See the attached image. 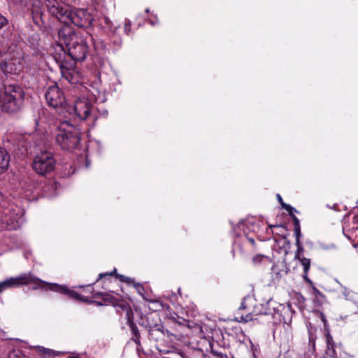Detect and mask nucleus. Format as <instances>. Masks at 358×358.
Segmentation results:
<instances>
[{"instance_id": "nucleus-1", "label": "nucleus", "mask_w": 358, "mask_h": 358, "mask_svg": "<svg viewBox=\"0 0 358 358\" xmlns=\"http://www.w3.org/2000/svg\"><path fill=\"white\" fill-rule=\"evenodd\" d=\"M45 4L51 15L64 24L72 23L78 27L87 28L94 21L91 13L86 9H71L57 0H45Z\"/></svg>"}, {"instance_id": "nucleus-2", "label": "nucleus", "mask_w": 358, "mask_h": 358, "mask_svg": "<svg viewBox=\"0 0 358 358\" xmlns=\"http://www.w3.org/2000/svg\"><path fill=\"white\" fill-rule=\"evenodd\" d=\"M34 284V289L39 288L43 289H50L53 292H57L69 296V297L76 299L81 300L79 294L72 289H69L66 286L59 285L56 283H48L43 281L30 273H24L19 276L12 277L0 282V294L3 291L18 287L22 285Z\"/></svg>"}, {"instance_id": "nucleus-3", "label": "nucleus", "mask_w": 358, "mask_h": 358, "mask_svg": "<svg viewBox=\"0 0 358 358\" xmlns=\"http://www.w3.org/2000/svg\"><path fill=\"white\" fill-rule=\"evenodd\" d=\"M60 43L65 45L69 55L74 61L82 62L85 59L88 52L86 40L75 34L68 26L61 28L58 32Z\"/></svg>"}, {"instance_id": "nucleus-4", "label": "nucleus", "mask_w": 358, "mask_h": 358, "mask_svg": "<svg viewBox=\"0 0 358 358\" xmlns=\"http://www.w3.org/2000/svg\"><path fill=\"white\" fill-rule=\"evenodd\" d=\"M55 139L63 149L71 150L80 143V135L78 129L68 121H63L57 127Z\"/></svg>"}, {"instance_id": "nucleus-5", "label": "nucleus", "mask_w": 358, "mask_h": 358, "mask_svg": "<svg viewBox=\"0 0 358 358\" xmlns=\"http://www.w3.org/2000/svg\"><path fill=\"white\" fill-rule=\"evenodd\" d=\"M24 96V93L18 85H6L4 96L1 98L2 110L8 113L18 112L23 105Z\"/></svg>"}, {"instance_id": "nucleus-6", "label": "nucleus", "mask_w": 358, "mask_h": 358, "mask_svg": "<svg viewBox=\"0 0 358 358\" xmlns=\"http://www.w3.org/2000/svg\"><path fill=\"white\" fill-rule=\"evenodd\" d=\"M73 114L81 120H87L93 124L100 117L106 116L108 111L100 110L94 106V103L86 97L77 99L72 108Z\"/></svg>"}, {"instance_id": "nucleus-7", "label": "nucleus", "mask_w": 358, "mask_h": 358, "mask_svg": "<svg viewBox=\"0 0 358 358\" xmlns=\"http://www.w3.org/2000/svg\"><path fill=\"white\" fill-rule=\"evenodd\" d=\"M24 211L20 206L10 203L0 212V221L2 227L7 230L19 229L24 222Z\"/></svg>"}, {"instance_id": "nucleus-8", "label": "nucleus", "mask_w": 358, "mask_h": 358, "mask_svg": "<svg viewBox=\"0 0 358 358\" xmlns=\"http://www.w3.org/2000/svg\"><path fill=\"white\" fill-rule=\"evenodd\" d=\"M260 222H256L254 218L245 220L239 222L234 228L235 234L234 244L244 243L245 241H249L252 245H255V238L258 237Z\"/></svg>"}, {"instance_id": "nucleus-9", "label": "nucleus", "mask_w": 358, "mask_h": 358, "mask_svg": "<svg viewBox=\"0 0 358 358\" xmlns=\"http://www.w3.org/2000/svg\"><path fill=\"white\" fill-rule=\"evenodd\" d=\"M55 164L56 162L52 153L43 151L35 156L32 167L38 175L45 176L55 169Z\"/></svg>"}, {"instance_id": "nucleus-10", "label": "nucleus", "mask_w": 358, "mask_h": 358, "mask_svg": "<svg viewBox=\"0 0 358 358\" xmlns=\"http://www.w3.org/2000/svg\"><path fill=\"white\" fill-rule=\"evenodd\" d=\"M45 99L48 105L50 107L61 109V110L66 108L64 94L55 84L48 87L45 92Z\"/></svg>"}, {"instance_id": "nucleus-11", "label": "nucleus", "mask_w": 358, "mask_h": 358, "mask_svg": "<svg viewBox=\"0 0 358 358\" xmlns=\"http://www.w3.org/2000/svg\"><path fill=\"white\" fill-rule=\"evenodd\" d=\"M252 302H254V299L252 297L247 296V297L244 298L243 301L242 302V303L238 309V311L241 313L243 310H245V309L247 310V311H246L245 315H243V314L241 315V321L247 322L248 321H251V320H254L253 316H252V313L250 310V305H252Z\"/></svg>"}, {"instance_id": "nucleus-12", "label": "nucleus", "mask_w": 358, "mask_h": 358, "mask_svg": "<svg viewBox=\"0 0 358 358\" xmlns=\"http://www.w3.org/2000/svg\"><path fill=\"white\" fill-rule=\"evenodd\" d=\"M23 65L20 62H17V64L13 60L6 61L4 64H2L1 69L5 73H17L22 69Z\"/></svg>"}, {"instance_id": "nucleus-13", "label": "nucleus", "mask_w": 358, "mask_h": 358, "mask_svg": "<svg viewBox=\"0 0 358 358\" xmlns=\"http://www.w3.org/2000/svg\"><path fill=\"white\" fill-rule=\"evenodd\" d=\"M10 157L8 152L3 148H0V174L8 169Z\"/></svg>"}, {"instance_id": "nucleus-14", "label": "nucleus", "mask_w": 358, "mask_h": 358, "mask_svg": "<svg viewBox=\"0 0 358 358\" xmlns=\"http://www.w3.org/2000/svg\"><path fill=\"white\" fill-rule=\"evenodd\" d=\"M14 4L20 8H27L30 6L35 7L39 2L38 0H10Z\"/></svg>"}, {"instance_id": "nucleus-15", "label": "nucleus", "mask_w": 358, "mask_h": 358, "mask_svg": "<svg viewBox=\"0 0 358 358\" xmlns=\"http://www.w3.org/2000/svg\"><path fill=\"white\" fill-rule=\"evenodd\" d=\"M298 260L300 262L301 264L303 266L304 272L303 278L305 280L310 282V280L308 278L307 275L310 267V259L306 258L304 257H301V258L299 259Z\"/></svg>"}, {"instance_id": "nucleus-16", "label": "nucleus", "mask_w": 358, "mask_h": 358, "mask_svg": "<svg viewBox=\"0 0 358 358\" xmlns=\"http://www.w3.org/2000/svg\"><path fill=\"white\" fill-rule=\"evenodd\" d=\"M163 335V331L158 327H155L149 330V336L154 341H158L159 339L162 338Z\"/></svg>"}, {"instance_id": "nucleus-17", "label": "nucleus", "mask_w": 358, "mask_h": 358, "mask_svg": "<svg viewBox=\"0 0 358 358\" xmlns=\"http://www.w3.org/2000/svg\"><path fill=\"white\" fill-rule=\"evenodd\" d=\"M57 62L59 64L60 70L63 76H64L68 80L71 81L70 79L72 78L71 70L66 67L64 62L61 60L57 61Z\"/></svg>"}, {"instance_id": "nucleus-18", "label": "nucleus", "mask_w": 358, "mask_h": 358, "mask_svg": "<svg viewBox=\"0 0 358 358\" xmlns=\"http://www.w3.org/2000/svg\"><path fill=\"white\" fill-rule=\"evenodd\" d=\"M336 282L341 286V293L343 294V296H344V298L346 299V300H348L350 299V294H351V291L347 288L346 287L342 285L338 280H335Z\"/></svg>"}, {"instance_id": "nucleus-19", "label": "nucleus", "mask_w": 358, "mask_h": 358, "mask_svg": "<svg viewBox=\"0 0 358 358\" xmlns=\"http://www.w3.org/2000/svg\"><path fill=\"white\" fill-rule=\"evenodd\" d=\"M8 358H25V356L20 350H13L9 352Z\"/></svg>"}, {"instance_id": "nucleus-20", "label": "nucleus", "mask_w": 358, "mask_h": 358, "mask_svg": "<svg viewBox=\"0 0 358 358\" xmlns=\"http://www.w3.org/2000/svg\"><path fill=\"white\" fill-rule=\"evenodd\" d=\"M282 208L285 209L289 214V215L291 217L294 216V212H297L296 210L293 208L292 206H291L289 204H286L285 203H282Z\"/></svg>"}, {"instance_id": "nucleus-21", "label": "nucleus", "mask_w": 358, "mask_h": 358, "mask_svg": "<svg viewBox=\"0 0 358 358\" xmlns=\"http://www.w3.org/2000/svg\"><path fill=\"white\" fill-rule=\"evenodd\" d=\"M264 259L267 260L268 259V257L262 255H257L252 258V262L255 264H257L263 262Z\"/></svg>"}, {"instance_id": "nucleus-22", "label": "nucleus", "mask_w": 358, "mask_h": 358, "mask_svg": "<svg viewBox=\"0 0 358 358\" xmlns=\"http://www.w3.org/2000/svg\"><path fill=\"white\" fill-rule=\"evenodd\" d=\"M35 349L39 354L44 355H50V350L49 349H46V348H44L41 346L35 347Z\"/></svg>"}, {"instance_id": "nucleus-23", "label": "nucleus", "mask_w": 358, "mask_h": 358, "mask_svg": "<svg viewBox=\"0 0 358 358\" xmlns=\"http://www.w3.org/2000/svg\"><path fill=\"white\" fill-rule=\"evenodd\" d=\"M303 251H304V248L303 246H300V247H298L297 248V250L295 252V259H299L301 258V257H303Z\"/></svg>"}, {"instance_id": "nucleus-24", "label": "nucleus", "mask_w": 358, "mask_h": 358, "mask_svg": "<svg viewBox=\"0 0 358 358\" xmlns=\"http://www.w3.org/2000/svg\"><path fill=\"white\" fill-rule=\"evenodd\" d=\"M326 340H327V348H330L331 347H334V342L333 341V338L329 334H327L326 335Z\"/></svg>"}, {"instance_id": "nucleus-25", "label": "nucleus", "mask_w": 358, "mask_h": 358, "mask_svg": "<svg viewBox=\"0 0 358 358\" xmlns=\"http://www.w3.org/2000/svg\"><path fill=\"white\" fill-rule=\"evenodd\" d=\"M8 19L0 13V29L4 27L5 26L8 25Z\"/></svg>"}, {"instance_id": "nucleus-26", "label": "nucleus", "mask_w": 358, "mask_h": 358, "mask_svg": "<svg viewBox=\"0 0 358 358\" xmlns=\"http://www.w3.org/2000/svg\"><path fill=\"white\" fill-rule=\"evenodd\" d=\"M136 292L140 294L141 296H143L145 289L142 285L138 283V284H134Z\"/></svg>"}, {"instance_id": "nucleus-27", "label": "nucleus", "mask_w": 358, "mask_h": 358, "mask_svg": "<svg viewBox=\"0 0 358 358\" xmlns=\"http://www.w3.org/2000/svg\"><path fill=\"white\" fill-rule=\"evenodd\" d=\"M326 354L329 357V358H336L334 346L331 347L330 348H327L326 350Z\"/></svg>"}, {"instance_id": "nucleus-28", "label": "nucleus", "mask_w": 358, "mask_h": 358, "mask_svg": "<svg viewBox=\"0 0 358 358\" xmlns=\"http://www.w3.org/2000/svg\"><path fill=\"white\" fill-rule=\"evenodd\" d=\"M124 32L129 35L131 32V22L129 20H126L124 22Z\"/></svg>"}, {"instance_id": "nucleus-29", "label": "nucleus", "mask_w": 358, "mask_h": 358, "mask_svg": "<svg viewBox=\"0 0 358 358\" xmlns=\"http://www.w3.org/2000/svg\"><path fill=\"white\" fill-rule=\"evenodd\" d=\"M118 278H119V279L122 282H127L129 284H130V283L134 282L133 279L127 278V277H125V276H124L122 275H118Z\"/></svg>"}, {"instance_id": "nucleus-30", "label": "nucleus", "mask_w": 358, "mask_h": 358, "mask_svg": "<svg viewBox=\"0 0 358 358\" xmlns=\"http://www.w3.org/2000/svg\"><path fill=\"white\" fill-rule=\"evenodd\" d=\"M294 235H295V238H296L298 237V238H300L301 236V228L300 227H294Z\"/></svg>"}, {"instance_id": "nucleus-31", "label": "nucleus", "mask_w": 358, "mask_h": 358, "mask_svg": "<svg viewBox=\"0 0 358 358\" xmlns=\"http://www.w3.org/2000/svg\"><path fill=\"white\" fill-rule=\"evenodd\" d=\"M292 218L294 221V227H300L299 219L295 215L292 216Z\"/></svg>"}, {"instance_id": "nucleus-32", "label": "nucleus", "mask_w": 358, "mask_h": 358, "mask_svg": "<svg viewBox=\"0 0 358 358\" xmlns=\"http://www.w3.org/2000/svg\"><path fill=\"white\" fill-rule=\"evenodd\" d=\"M114 272H116V268H115V269L113 270V272H111V273H100V274H99V278H102L103 277L106 276V275H111L113 274V273H114Z\"/></svg>"}, {"instance_id": "nucleus-33", "label": "nucleus", "mask_w": 358, "mask_h": 358, "mask_svg": "<svg viewBox=\"0 0 358 358\" xmlns=\"http://www.w3.org/2000/svg\"><path fill=\"white\" fill-rule=\"evenodd\" d=\"M20 185L21 186V188L23 191V194H24V196H29V194L27 193V190L25 189L24 187V185L22 183H20Z\"/></svg>"}, {"instance_id": "nucleus-34", "label": "nucleus", "mask_w": 358, "mask_h": 358, "mask_svg": "<svg viewBox=\"0 0 358 358\" xmlns=\"http://www.w3.org/2000/svg\"><path fill=\"white\" fill-rule=\"evenodd\" d=\"M134 341L136 344L139 345L140 344V334H136V336H134Z\"/></svg>"}, {"instance_id": "nucleus-35", "label": "nucleus", "mask_w": 358, "mask_h": 358, "mask_svg": "<svg viewBox=\"0 0 358 358\" xmlns=\"http://www.w3.org/2000/svg\"><path fill=\"white\" fill-rule=\"evenodd\" d=\"M296 247H300V246H302V245L301 244V242H300V238H298V237L296 238V243H295Z\"/></svg>"}, {"instance_id": "nucleus-36", "label": "nucleus", "mask_w": 358, "mask_h": 358, "mask_svg": "<svg viewBox=\"0 0 358 358\" xmlns=\"http://www.w3.org/2000/svg\"><path fill=\"white\" fill-rule=\"evenodd\" d=\"M132 331H133L134 336H136V334H139V332H138V331L136 327H133L132 328Z\"/></svg>"}, {"instance_id": "nucleus-37", "label": "nucleus", "mask_w": 358, "mask_h": 358, "mask_svg": "<svg viewBox=\"0 0 358 358\" xmlns=\"http://www.w3.org/2000/svg\"><path fill=\"white\" fill-rule=\"evenodd\" d=\"M277 198H278V201L282 205V203H284V202L282 201V199L281 196L279 194H277Z\"/></svg>"}, {"instance_id": "nucleus-38", "label": "nucleus", "mask_w": 358, "mask_h": 358, "mask_svg": "<svg viewBox=\"0 0 358 358\" xmlns=\"http://www.w3.org/2000/svg\"><path fill=\"white\" fill-rule=\"evenodd\" d=\"M157 22H157V20L156 22H155V21H154V20H149V23H150V24H152V25H155L156 24H157Z\"/></svg>"}, {"instance_id": "nucleus-39", "label": "nucleus", "mask_w": 358, "mask_h": 358, "mask_svg": "<svg viewBox=\"0 0 358 358\" xmlns=\"http://www.w3.org/2000/svg\"><path fill=\"white\" fill-rule=\"evenodd\" d=\"M354 222L357 223L358 222V215H356L353 218Z\"/></svg>"}, {"instance_id": "nucleus-40", "label": "nucleus", "mask_w": 358, "mask_h": 358, "mask_svg": "<svg viewBox=\"0 0 358 358\" xmlns=\"http://www.w3.org/2000/svg\"><path fill=\"white\" fill-rule=\"evenodd\" d=\"M34 122H35V124H36V127H38V126L39 125V122H38V120L36 119V120H34Z\"/></svg>"}, {"instance_id": "nucleus-41", "label": "nucleus", "mask_w": 358, "mask_h": 358, "mask_svg": "<svg viewBox=\"0 0 358 358\" xmlns=\"http://www.w3.org/2000/svg\"><path fill=\"white\" fill-rule=\"evenodd\" d=\"M114 43H115L117 44V46H120V41H114Z\"/></svg>"}, {"instance_id": "nucleus-42", "label": "nucleus", "mask_w": 358, "mask_h": 358, "mask_svg": "<svg viewBox=\"0 0 358 358\" xmlns=\"http://www.w3.org/2000/svg\"><path fill=\"white\" fill-rule=\"evenodd\" d=\"M89 166H90V163L87 161V162H86V167H89Z\"/></svg>"}, {"instance_id": "nucleus-43", "label": "nucleus", "mask_w": 358, "mask_h": 358, "mask_svg": "<svg viewBox=\"0 0 358 358\" xmlns=\"http://www.w3.org/2000/svg\"><path fill=\"white\" fill-rule=\"evenodd\" d=\"M124 308H126V306H124V305H122V306H121V308H122V309H124Z\"/></svg>"}, {"instance_id": "nucleus-44", "label": "nucleus", "mask_w": 358, "mask_h": 358, "mask_svg": "<svg viewBox=\"0 0 358 358\" xmlns=\"http://www.w3.org/2000/svg\"><path fill=\"white\" fill-rule=\"evenodd\" d=\"M105 20H106V23H108V18H106Z\"/></svg>"}, {"instance_id": "nucleus-45", "label": "nucleus", "mask_w": 358, "mask_h": 358, "mask_svg": "<svg viewBox=\"0 0 358 358\" xmlns=\"http://www.w3.org/2000/svg\"><path fill=\"white\" fill-rule=\"evenodd\" d=\"M317 292L318 294H320V296H322V295L321 294V293L320 292H318V291H317Z\"/></svg>"}, {"instance_id": "nucleus-46", "label": "nucleus", "mask_w": 358, "mask_h": 358, "mask_svg": "<svg viewBox=\"0 0 358 358\" xmlns=\"http://www.w3.org/2000/svg\"><path fill=\"white\" fill-rule=\"evenodd\" d=\"M152 303H158V301H152Z\"/></svg>"}, {"instance_id": "nucleus-47", "label": "nucleus", "mask_w": 358, "mask_h": 358, "mask_svg": "<svg viewBox=\"0 0 358 358\" xmlns=\"http://www.w3.org/2000/svg\"><path fill=\"white\" fill-rule=\"evenodd\" d=\"M24 256H25L26 259H28L27 254H25Z\"/></svg>"}, {"instance_id": "nucleus-48", "label": "nucleus", "mask_w": 358, "mask_h": 358, "mask_svg": "<svg viewBox=\"0 0 358 358\" xmlns=\"http://www.w3.org/2000/svg\"><path fill=\"white\" fill-rule=\"evenodd\" d=\"M74 172H75V169H73V170L72 171V173H71L73 174Z\"/></svg>"}, {"instance_id": "nucleus-49", "label": "nucleus", "mask_w": 358, "mask_h": 358, "mask_svg": "<svg viewBox=\"0 0 358 358\" xmlns=\"http://www.w3.org/2000/svg\"><path fill=\"white\" fill-rule=\"evenodd\" d=\"M357 203H358V201H357Z\"/></svg>"}]
</instances>
